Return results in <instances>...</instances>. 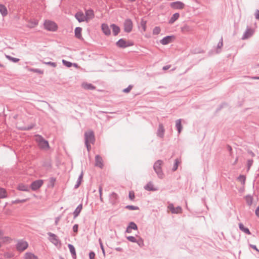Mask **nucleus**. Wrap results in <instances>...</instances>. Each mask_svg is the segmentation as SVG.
Here are the masks:
<instances>
[{
  "mask_svg": "<svg viewBox=\"0 0 259 259\" xmlns=\"http://www.w3.org/2000/svg\"><path fill=\"white\" fill-rule=\"evenodd\" d=\"M163 164V161L161 160H157L153 165V169L156 173L158 177L162 179L164 177V174L162 171L161 166Z\"/></svg>",
  "mask_w": 259,
  "mask_h": 259,
  "instance_id": "1",
  "label": "nucleus"
},
{
  "mask_svg": "<svg viewBox=\"0 0 259 259\" xmlns=\"http://www.w3.org/2000/svg\"><path fill=\"white\" fill-rule=\"evenodd\" d=\"M36 141L40 149L46 150L50 148L48 141L46 140L42 136L37 135L36 136Z\"/></svg>",
  "mask_w": 259,
  "mask_h": 259,
  "instance_id": "2",
  "label": "nucleus"
},
{
  "mask_svg": "<svg viewBox=\"0 0 259 259\" xmlns=\"http://www.w3.org/2000/svg\"><path fill=\"white\" fill-rule=\"evenodd\" d=\"M85 143L94 144L95 141V137L94 133L93 131L90 130L84 133Z\"/></svg>",
  "mask_w": 259,
  "mask_h": 259,
  "instance_id": "3",
  "label": "nucleus"
},
{
  "mask_svg": "<svg viewBox=\"0 0 259 259\" xmlns=\"http://www.w3.org/2000/svg\"><path fill=\"white\" fill-rule=\"evenodd\" d=\"M44 26L46 29L51 31H55L57 29V25L56 24L50 20H47L45 22Z\"/></svg>",
  "mask_w": 259,
  "mask_h": 259,
  "instance_id": "4",
  "label": "nucleus"
},
{
  "mask_svg": "<svg viewBox=\"0 0 259 259\" xmlns=\"http://www.w3.org/2000/svg\"><path fill=\"white\" fill-rule=\"evenodd\" d=\"M116 45L120 48H125L133 46L134 44L131 41H126L125 39L120 38L116 42Z\"/></svg>",
  "mask_w": 259,
  "mask_h": 259,
  "instance_id": "5",
  "label": "nucleus"
},
{
  "mask_svg": "<svg viewBox=\"0 0 259 259\" xmlns=\"http://www.w3.org/2000/svg\"><path fill=\"white\" fill-rule=\"evenodd\" d=\"M124 31L125 32L130 33L132 31L133 27V22L130 19H126L125 20L124 23Z\"/></svg>",
  "mask_w": 259,
  "mask_h": 259,
  "instance_id": "6",
  "label": "nucleus"
},
{
  "mask_svg": "<svg viewBox=\"0 0 259 259\" xmlns=\"http://www.w3.org/2000/svg\"><path fill=\"white\" fill-rule=\"evenodd\" d=\"M43 183L44 181L42 180L34 181L30 185V188L33 191H36L42 186Z\"/></svg>",
  "mask_w": 259,
  "mask_h": 259,
  "instance_id": "7",
  "label": "nucleus"
},
{
  "mask_svg": "<svg viewBox=\"0 0 259 259\" xmlns=\"http://www.w3.org/2000/svg\"><path fill=\"white\" fill-rule=\"evenodd\" d=\"M168 208L170 210L171 212L174 214H178L182 213V209L180 206L175 207L172 203H170L168 206Z\"/></svg>",
  "mask_w": 259,
  "mask_h": 259,
  "instance_id": "8",
  "label": "nucleus"
},
{
  "mask_svg": "<svg viewBox=\"0 0 259 259\" xmlns=\"http://www.w3.org/2000/svg\"><path fill=\"white\" fill-rule=\"evenodd\" d=\"M28 244L26 241H19L17 245L16 248L19 251H24L28 247Z\"/></svg>",
  "mask_w": 259,
  "mask_h": 259,
  "instance_id": "9",
  "label": "nucleus"
},
{
  "mask_svg": "<svg viewBox=\"0 0 259 259\" xmlns=\"http://www.w3.org/2000/svg\"><path fill=\"white\" fill-rule=\"evenodd\" d=\"M171 8L174 9H183L184 7V4L182 2L177 1L170 4Z\"/></svg>",
  "mask_w": 259,
  "mask_h": 259,
  "instance_id": "10",
  "label": "nucleus"
},
{
  "mask_svg": "<svg viewBox=\"0 0 259 259\" xmlns=\"http://www.w3.org/2000/svg\"><path fill=\"white\" fill-rule=\"evenodd\" d=\"M253 33V30L250 28L247 27L242 36V39L244 40L248 38L252 35Z\"/></svg>",
  "mask_w": 259,
  "mask_h": 259,
  "instance_id": "11",
  "label": "nucleus"
},
{
  "mask_svg": "<svg viewBox=\"0 0 259 259\" xmlns=\"http://www.w3.org/2000/svg\"><path fill=\"white\" fill-rule=\"evenodd\" d=\"M75 17L79 22H83L85 20L87 21L86 17L82 12H78L76 13Z\"/></svg>",
  "mask_w": 259,
  "mask_h": 259,
  "instance_id": "12",
  "label": "nucleus"
},
{
  "mask_svg": "<svg viewBox=\"0 0 259 259\" xmlns=\"http://www.w3.org/2000/svg\"><path fill=\"white\" fill-rule=\"evenodd\" d=\"M95 166L100 168H102L103 166L102 158L99 155L95 156Z\"/></svg>",
  "mask_w": 259,
  "mask_h": 259,
  "instance_id": "13",
  "label": "nucleus"
},
{
  "mask_svg": "<svg viewBox=\"0 0 259 259\" xmlns=\"http://www.w3.org/2000/svg\"><path fill=\"white\" fill-rule=\"evenodd\" d=\"M174 38V36H166L160 40V42L162 45H165L171 42Z\"/></svg>",
  "mask_w": 259,
  "mask_h": 259,
  "instance_id": "14",
  "label": "nucleus"
},
{
  "mask_svg": "<svg viewBox=\"0 0 259 259\" xmlns=\"http://www.w3.org/2000/svg\"><path fill=\"white\" fill-rule=\"evenodd\" d=\"M165 130L162 123H160L158 126V128L157 132V135L160 138H162L164 136Z\"/></svg>",
  "mask_w": 259,
  "mask_h": 259,
  "instance_id": "15",
  "label": "nucleus"
},
{
  "mask_svg": "<svg viewBox=\"0 0 259 259\" xmlns=\"http://www.w3.org/2000/svg\"><path fill=\"white\" fill-rule=\"evenodd\" d=\"M102 30L106 35H110L111 34L110 28L107 24L104 23L102 24Z\"/></svg>",
  "mask_w": 259,
  "mask_h": 259,
  "instance_id": "16",
  "label": "nucleus"
},
{
  "mask_svg": "<svg viewBox=\"0 0 259 259\" xmlns=\"http://www.w3.org/2000/svg\"><path fill=\"white\" fill-rule=\"evenodd\" d=\"M48 235L51 237L50 240L54 244L56 245L58 244L59 240L57 238V236L55 234L51 232H49L48 233Z\"/></svg>",
  "mask_w": 259,
  "mask_h": 259,
  "instance_id": "17",
  "label": "nucleus"
},
{
  "mask_svg": "<svg viewBox=\"0 0 259 259\" xmlns=\"http://www.w3.org/2000/svg\"><path fill=\"white\" fill-rule=\"evenodd\" d=\"M81 87L87 90H94L96 89L95 86L88 82H83L81 84Z\"/></svg>",
  "mask_w": 259,
  "mask_h": 259,
  "instance_id": "18",
  "label": "nucleus"
},
{
  "mask_svg": "<svg viewBox=\"0 0 259 259\" xmlns=\"http://www.w3.org/2000/svg\"><path fill=\"white\" fill-rule=\"evenodd\" d=\"M110 28L112 29L113 34L116 36L120 32V29L117 25L112 24L110 25Z\"/></svg>",
  "mask_w": 259,
  "mask_h": 259,
  "instance_id": "19",
  "label": "nucleus"
},
{
  "mask_svg": "<svg viewBox=\"0 0 259 259\" xmlns=\"http://www.w3.org/2000/svg\"><path fill=\"white\" fill-rule=\"evenodd\" d=\"M82 209V204H79L73 213L74 219L76 218L78 216V215L79 214L80 212H81Z\"/></svg>",
  "mask_w": 259,
  "mask_h": 259,
  "instance_id": "20",
  "label": "nucleus"
},
{
  "mask_svg": "<svg viewBox=\"0 0 259 259\" xmlns=\"http://www.w3.org/2000/svg\"><path fill=\"white\" fill-rule=\"evenodd\" d=\"M68 248L70 251V253L72 255V257L73 259H76V254L75 249L74 246L71 244H69L68 245Z\"/></svg>",
  "mask_w": 259,
  "mask_h": 259,
  "instance_id": "21",
  "label": "nucleus"
},
{
  "mask_svg": "<svg viewBox=\"0 0 259 259\" xmlns=\"http://www.w3.org/2000/svg\"><path fill=\"white\" fill-rule=\"evenodd\" d=\"M144 189L147 191H155L157 190V188L154 187V186L151 182H149L145 186Z\"/></svg>",
  "mask_w": 259,
  "mask_h": 259,
  "instance_id": "22",
  "label": "nucleus"
},
{
  "mask_svg": "<svg viewBox=\"0 0 259 259\" xmlns=\"http://www.w3.org/2000/svg\"><path fill=\"white\" fill-rule=\"evenodd\" d=\"M82 28L79 27H76L75 29V36L80 39H82V37L81 36Z\"/></svg>",
  "mask_w": 259,
  "mask_h": 259,
  "instance_id": "23",
  "label": "nucleus"
},
{
  "mask_svg": "<svg viewBox=\"0 0 259 259\" xmlns=\"http://www.w3.org/2000/svg\"><path fill=\"white\" fill-rule=\"evenodd\" d=\"M239 228L240 230L243 232L244 233L248 235L251 234L249 230L247 228L245 227L242 223L239 224Z\"/></svg>",
  "mask_w": 259,
  "mask_h": 259,
  "instance_id": "24",
  "label": "nucleus"
},
{
  "mask_svg": "<svg viewBox=\"0 0 259 259\" xmlns=\"http://www.w3.org/2000/svg\"><path fill=\"white\" fill-rule=\"evenodd\" d=\"M29 187L28 185H26L23 184H20L18 186V189L23 191H29Z\"/></svg>",
  "mask_w": 259,
  "mask_h": 259,
  "instance_id": "25",
  "label": "nucleus"
},
{
  "mask_svg": "<svg viewBox=\"0 0 259 259\" xmlns=\"http://www.w3.org/2000/svg\"><path fill=\"white\" fill-rule=\"evenodd\" d=\"M24 259H38V257L31 252H26L25 254Z\"/></svg>",
  "mask_w": 259,
  "mask_h": 259,
  "instance_id": "26",
  "label": "nucleus"
},
{
  "mask_svg": "<svg viewBox=\"0 0 259 259\" xmlns=\"http://www.w3.org/2000/svg\"><path fill=\"white\" fill-rule=\"evenodd\" d=\"M87 20L94 17V11L92 10H88L85 12V16Z\"/></svg>",
  "mask_w": 259,
  "mask_h": 259,
  "instance_id": "27",
  "label": "nucleus"
},
{
  "mask_svg": "<svg viewBox=\"0 0 259 259\" xmlns=\"http://www.w3.org/2000/svg\"><path fill=\"white\" fill-rule=\"evenodd\" d=\"M118 199V195L116 193L113 192L110 196V200L113 204L116 203Z\"/></svg>",
  "mask_w": 259,
  "mask_h": 259,
  "instance_id": "28",
  "label": "nucleus"
},
{
  "mask_svg": "<svg viewBox=\"0 0 259 259\" xmlns=\"http://www.w3.org/2000/svg\"><path fill=\"white\" fill-rule=\"evenodd\" d=\"M176 126L178 130V133L180 134L183 128L182 125L181 124V119H178L176 120Z\"/></svg>",
  "mask_w": 259,
  "mask_h": 259,
  "instance_id": "29",
  "label": "nucleus"
},
{
  "mask_svg": "<svg viewBox=\"0 0 259 259\" xmlns=\"http://www.w3.org/2000/svg\"><path fill=\"white\" fill-rule=\"evenodd\" d=\"M180 16V14L178 13H175L172 15V17L170 18L169 20V24L174 23L179 18Z\"/></svg>",
  "mask_w": 259,
  "mask_h": 259,
  "instance_id": "30",
  "label": "nucleus"
},
{
  "mask_svg": "<svg viewBox=\"0 0 259 259\" xmlns=\"http://www.w3.org/2000/svg\"><path fill=\"white\" fill-rule=\"evenodd\" d=\"M0 12L3 16H6L8 14L7 8L3 5H0Z\"/></svg>",
  "mask_w": 259,
  "mask_h": 259,
  "instance_id": "31",
  "label": "nucleus"
},
{
  "mask_svg": "<svg viewBox=\"0 0 259 259\" xmlns=\"http://www.w3.org/2000/svg\"><path fill=\"white\" fill-rule=\"evenodd\" d=\"M191 30V27L187 24H185L183 27H181V31L183 33L189 32Z\"/></svg>",
  "mask_w": 259,
  "mask_h": 259,
  "instance_id": "32",
  "label": "nucleus"
},
{
  "mask_svg": "<svg viewBox=\"0 0 259 259\" xmlns=\"http://www.w3.org/2000/svg\"><path fill=\"white\" fill-rule=\"evenodd\" d=\"M82 178H83V172H81V173L80 174V175L78 177V180L77 181L76 184L74 186V188L75 189H77V188H78L79 187V186H80V184L81 183V181L82 180Z\"/></svg>",
  "mask_w": 259,
  "mask_h": 259,
  "instance_id": "33",
  "label": "nucleus"
},
{
  "mask_svg": "<svg viewBox=\"0 0 259 259\" xmlns=\"http://www.w3.org/2000/svg\"><path fill=\"white\" fill-rule=\"evenodd\" d=\"M7 197V191L3 188H0V199Z\"/></svg>",
  "mask_w": 259,
  "mask_h": 259,
  "instance_id": "34",
  "label": "nucleus"
},
{
  "mask_svg": "<svg viewBox=\"0 0 259 259\" xmlns=\"http://www.w3.org/2000/svg\"><path fill=\"white\" fill-rule=\"evenodd\" d=\"M38 25V21L37 20H34L33 21H31L29 22L28 24V27L30 28H33L35 26Z\"/></svg>",
  "mask_w": 259,
  "mask_h": 259,
  "instance_id": "35",
  "label": "nucleus"
},
{
  "mask_svg": "<svg viewBox=\"0 0 259 259\" xmlns=\"http://www.w3.org/2000/svg\"><path fill=\"white\" fill-rule=\"evenodd\" d=\"M128 227L131 229H133V230H137L138 229V227H137V225L134 223V222H130L128 225Z\"/></svg>",
  "mask_w": 259,
  "mask_h": 259,
  "instance_id": "36",
  "label": "nucleus"
},
{
  "mask_svg": "<svg viewBox=\"0 0 259 259\" xmlns=\"http://www.w3.org/2000/svg\"><path fill=\"white\" fill-rule=\"evenodd\" d=\"M6 57L7 59H8L9 60L14 62V63H16V62H18L20 59H18V58H14L13 57H11L10 56H9V55H6Z\"/></svg>",
  "mask_w": 259,
  "mask_h": 259,
  "instance_id": "37",
  "label": "nucleus"
},
{
  "mask_svg": "<svg viewBox=\"0 0 259 259\" xmlns=\"http://www.w3.org/2000/svg\"><path fill=\"white\" fill-rule=\"evenodd\" d=\"M41 62L43 64H45L48 65H50L54 68H55L57 66V64L55 62H50H50H45L44 61H42Z\"/></svg>",
  "mask_w": 259,
  "mask_h": 259,
  "instance_id": "38",
  "label": "nucleus"
},
{
  "mask_svg": "<svg viewBox=\"0 0 259 259\" xmlns=\"http://www.w3.org/2000/svg\"><path fill=\"white\" fill-rule=\"evenodd\" d=\"M238 180L243 184L244 185L245 182L246 178L243 175H240L238 177Z\"/></svg>",
  "mask_w": 259,
  "mask_h": 259,
  "instance_id": "39",
  "label": "nucleus"
},
{
  "mask_svg": "<svg viewBox=\"0 0 259 259\" xmlns=\"http://www.w3.org/2000/svg\"><path fill=\"white\" fill-rule=\"evenodd\" d=\"M161 29L159 27H155L153 30V34L157 35L160 33Z\"/></svg>",
  "mask_w": 259,
  "mask_h": 259,
  "instance_id": "40",
  "label": "nucleus"
},
{
  "mask_svg": "<svg viewBox=\"0 0 259 259\" xmlns=\"http://www.w3.org/2000/svg\"><path fill=\"white\" fill-rule=\"evenodd\" d=\"M253 162V160L252 159H249L247 160V171H248L252 166Z\"/></svg>",
  "mask_w": 259,
  "mask_h": 259,
  "instance_id": "41",
  "label": "nucleus"
},
{
  "mask_svg": "<svg viewBox=\"0 0 259 259\" xmlns=\"http://www.w3.org/2000/svg\"><path fill=\"white\" fill-rule=\"evenodd\" d=\"M179 163V161L178 159H176L175 160V162L173 167L172 168V170L173 171H176L178 169Z\"/></svg>",
  "mask_w": 259,
  "mask_h": 259,
  "instance_id": "42",
  "label": "nucleus"
},
{
  "mask_svg": "<svg viewBox=\"0 0 259 259\" xmlns=\"http://www.w3.org/2000/svg\"><path fill=\"white\" fill-rule=\"evenodd\" d=\"M136 242L137 243V244L140 247H143L144 245V241L141 238H140L138 240H137Z\"/></svg>",
  "mask_w": 259,
  "mask_h": 259,
  "instance_id": "43",
  "label": "nucleus"
},
{
  "mask_svg": "<svg viewBox=\"0 0 259 259\" xmlns=\"http://www.w3.org/2000/svg\"><path fill=\"white\" fill-rule=\"evenodd\" d=\"M125 208L129 210H138L139 209L138 206L134 205H127L125 206Z\"/></svg>",
  "mask_w": 259,
  "mask_h": 259,
  "instance_id": "44",
  "label": "nucleus"
},
{
  "mask_svg": "<svg viewBox=\"0 0 259 259\" xmlns=\"http://www.w3.org/2000/svg\"><path fill=\"white\" fill-rule=\"evenodd\" d=\"M56 181V179L53 178V177H52V178H50V179H49V185L52 187H53L54 186V184H55V182Z\"/></svg>",
  "mask_w": 259,
  "mask_h": 259,
  "instance_id": "45",
  "label": "nucleus"
},
{
  "mask_svg": "<svg viewBox=\"0 0 259 259\" xmlns=\"http://www.w3.org/2000/svg\"><path fill=\"white\" fill-rule=\"evenodd\" d=\"M62 62H63V64L65 65L66 66L68 67H70L72 66V63H71L70 62H68L67 61H66V60H62Z\"/></svg>",
  "mask_w": 259,
  "mask_h": 259,
  "instance_id": "46",
  "label": "nucleus"
},
{
  "mask_svg": "<svg viewBox=\"0 0 259 259\" xmlns=\"http://www.w3.org/2000/svg\"><path fill=\"white\" fill-rule=\"evenodd\" d=\"M126 238L128 241L132 242H136V241H137V239L135 237L132 236H127L126 237Z\"/></svg>",
  "mask_w": 259,
  "mask_h": 259,
  "instance_id": "47",
  "label": "nucleus"
},
{
  "mask_svg": "<svg viewBox=\"0 0 259 259\" xmlns=\"http://www.w3.org/2000/svg\"><path fill=\"white\" fill-rule=\"evenodd\" d=\"M133 87V86L132 85H129L127 88L124 89L123 90V92L124 93H128L131 91V90L132 89Z\"/></svg>",
  "mask_w": 259,
  "mask_h": 259,
  "instance_id": "48",
  "label": "nucleus"
},
{
  "mask_svg": "<svg viewBox=\"0 0 259 259\" xmlns=\"http://www.w3.org/2000/svg\"><path fill=\"white\" fill-rule=\"evenodd\" d=\"M99 242L100 246L102 249V252H103V254L105 255V249H104V246L102 243V240L100 238L99 239Z\"/></svg>",
  "mask_w": 259,
  "mask_h": 259,
  "instance_id": "49",
  "label": "nucleus"
},
{
  "mask_svg": "<svg viewBox=\"0 0 259 259\" xmlns=\"http://www.w3.org/2000/svg\"><path fill=\"white\" fill-rule=\"evenodd\" d=\"M128 196H129V198L131 200H134V199L135 198V193H134V191H130Z\"/></svg>",
  "mask_w": 259,
  "mask_h": 259,
  "instance_id": "50",
  "label": "nucleus"
},
{
  "mask_svg": "<svg viewBox=\"0 0 259 259\" xmlns=\"http://www.w3.org/2000/svg\"><path fill=\"white\" fill-rule=\"evenodd\" d=\"M223 46V37H221L220 41L218 44L217 48H218V49H221L222 48Z\"/></svg>",
  "mask_w": 259,
  "mask_h": 259,
  "instance_id": "51",
  "label": "nucleus"
},
{
  "mask_svg": "<svg viewBox=\"0 0 259 259\" xmlns=\"http://www.w3.org/2000/svg\"><path fill=\"white\" fill-rule=\"evenodd\" d=\"M31 70L34 72L38 73L40 74H42L44 73L43 70H41L39 69H32Z\"/></svg>",
  "mask_w": 259,
  "mask_h": 259,
  "instance_id": "52",
  "label": "nucleus"
},
{
  "mask_svg": "<svg viewBox=\"0 0 259 259\" xmlns=\"http://www.w3.org/2000/svg\"><path fill=\"white\" fill-rule=\"evenodd\" d=\"M95 253L93 251H91L89 253L90 259H95Z\"/></svg>",
  "mask_w": 259,
  "mask_h": 259,
  "instance_id": "53",
  "label": "nucleus"
},
{
  "mask_svg": "<svg viewBox=\"0 0 259 259\" xmlns=\"http://www.w3.org/2000/svg\"><path fill=\"white\" fill-rule=\"evenodd\" d=\"M141 26H142L144 31H145L146 28V21H142Z\"/></svg>",
  "mask_w": 259,
  "mask_h": 259,
  "instance_id": "54",
  "label": "nucleus"
},
{
  "mask_svg": "<svg viewBox=\"0 0 259 259\" xmlns=\"http://www.w3.org/2000/svg\"><path fill=\"white\" fill-rule=\"evenodd\" d=\"M78 225L77 224H75L73 226V230L74 232L77 233L78 231Z\"/></svg>",
  "mask_w": 259,
  "mask_h": 259,
  "instance_id": "55",
  "label": "nucleus"
},
{
  "mask_svg": "<svg viewBox=\"0 0 259 259\" xmlns=\"http://www.w3.org/2000/svg\"><path fill=\"white\" fill-rule=\"evenodd\" d=\"M247 203L249 205H250L252 204V199L251 197H249L246 200Z\"/></svg>",
  "mask_w": 259,
  "mask_h": 259,
  "instance_id": "56",
  "label": "nucleus"
},
{
  "mask_svg": "<svg viewBox=\"0 0 259 259\" xmlns=\"http://www.w3.org/2000/svg\"><path fill=\"white\" fill-rule=\"evenodd\" d=\"M254 15H255V18L256 19L259 20V10H256L255 11Z\"/></svg>",
  "mask_w": 259,
  "mask_h": 259,
  "instance_id": "57",
  "label": "nucleus"
},
{
  "mask_svg": "<svg viewBox=\"0 0 259 259\" xmlns=\"http://www.w3.org/2000/svg\"><path fill=\"white\" fill-rule=\"evenodd\" d=\"M90 144V143H87H87H85V146H86L88 151H90V150L91 148V145Z\"/></svg>",
  "mask_w": 259,
  "mask_h": 259,
  "instance_id": "58",
  "label": "nucleus"
},
{
  "mask_svg": "<svg viewBox=\"0 0 259 259\" xmlns=\"http://www.w3.org/2000/svg\"><path fill=\"white\" fill-rule=\"evenodd\" d=\"M255 215L259 218V206L257 207L255 211Z\"/></svg>",
  "mask_w": 259,
  "mask_h": 259,
  "instance_id": "59",
  "label": "nucleus"
},
{
  "mask_svg": "<svg viewBox=\"0 0 259 259\" xmlns=\"http://www.w3.org/2000/svg\"><path fill=\"white\" fill-rule=\"evenodd\" d=\"M250 247H251L252 248L259 252V250L257 248L256 246L255 245L250 244Z\"/></svg>",
  "mask_w": 259,
  "mask_h": 259,
  "instance_id": "60",
  "label": "nucleus"
},
{
  "mask_svg": "<svg viewBox=\"0 0 259 259\" xmlns=\"http://www.w3.org/2000/svg\"><path fill=\"white\" fill-rule=\"evenodd\" d=\"M60 219V217H57V218H56V219H55V225H58V222H59V221Z\"/></svg>",
  "mask_w": 259,
  "mask_h": 259,
  "instance_id": "61",
  "label": "nucleus"
},
{
  "mask_svg": "<svg viewBox=\"0 0 259 259\" xmlns=\"http://www.w3.org/2000/svg\"><path fill=\"white\" fill-rule=\"evenodd\" d=\"M26 201L25 199L23 200H16L14 203H20V202H24Z\"/></svg>",
  "mask_w": 259,
  "mask_h": 259,
  "instance_id": "62",
  "label": "nucleus"
},
{
  "mask_svg": "<svg viewBox=\"0 0 259 259\" xmlns=\"http://www.w3.org/2000/svg\"><path fill=\"white\" fill-rule=\"evenodd\" d=\"M170 67V65H166L163 67L162 69L163 70H167Z\"/></svg>",
  "mask_w": 259,
  "mask_h": 259,
  "instance_id": "63",
  "label": "nucleus"
},
{
  "mask_svg": "<svg viewBox=\"0 0 259 259\" xmlns=\"http://www.w3.org/2000/svg\"><path fill=\"white\" fill-rule=\"evenodd\" d=\"M248 153L251 155V156L254 157L255 156V154L251 150H248Z\"/></svg>",
  "mask_w": 259,
  "mask_h": 259,
  "instance_id": "64",
  "label": "nucleus"
}]
</instances>
